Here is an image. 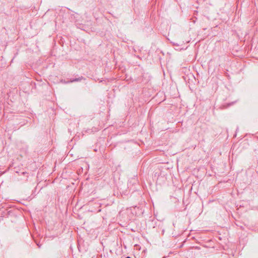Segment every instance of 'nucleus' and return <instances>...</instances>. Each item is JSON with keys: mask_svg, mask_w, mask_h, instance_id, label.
I'll return each mask as SVG.
<instances>
[{"mask_svg": "<svg viewBox=\"0 0 258 258\" xmlns=\"http://www.w3.org/2000/svg\"><path fill=\"white\" fill-rule=\"evenodd\" d=\"M126 258H129V256H127Z\"/></svg>", "mask_w": 258, "mask_h": 258, "instance_id": "4", "label": "nucleus"}, {"mask_svg": "<svg viewBox=\"0 0 258 258\" xmlns=\"http://www.w3.org/2000/svg\"><path fill=\"white\" fill-rule=\"evenodd\" d=\"M165 37H167V39L170 41V42L172 43H173L174 44H177V42H174V41H173L172 40H171L168 37L169 36V33H167V35H165Z\"/></svg>", "mask_w": 258, "mask_h": 258, "instance_id": "2", "label": "nucleus"}, {"mask_svg": "<svg viewBox=\"0 0 258 258\" xmlns=\"http://www.w3.org/2000/svg\"><path fill=\"white\" fill-rule=\"evenodd\" d=\"M82 80H85V79L83 77L81 76V77L77 78L71 79L70 81L67 82V83H73L74 82H79V81H82Z\"/></svg>", "mask_w": 258, "mask_h": 258, "instance_id": "1", "label": "nucleus"}, {"mask_svg": "<svg viewBox=\"0 0 258 258\" xmlns=\"http://www.w3.org/2000/svg\"><path fill=\"white\" fill-rule=\"evenodd\" d=\"M133 180H134V182H133V184H136L137 183H138V180H137V179L136 178H134L133 179Z\"/></svg>", "mask_w": 258, "mask_h": 258, "instance_id": "3", "label": "nucleus"}, {"mask_svg": "<svg viewBox=\"0 0 258 258\" xmlns=\"http://www.w3.org/2000/svg\"><path fill=\"white\" fill-rule=\"evenodd\" d=\"M130 258H131V257H130Z\"/></svg>", "mask_w": 258, "mask_h": 258, "instance_id": "5", "label": "nucleus"}]
</instances>
